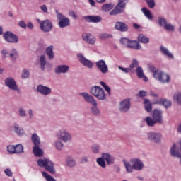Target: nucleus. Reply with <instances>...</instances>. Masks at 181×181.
<instances>
[{
  "instance_id": "57",
  "label": "nucleus",
  "mask_w": 181,
  "mask_h": 181,
  "mask_svg": "<svg viewBox=\"0 0 181 181\" xmlns=\"http://www.w3.org/2000/svg\"><path fill=\"white\" fill-rule=\"evenodd\" d=\"M139 96L142 98L144 97H146V91L141 90L139 92Z\"/></svg>"
},
{
  "instance_id": "2",
  "label": "nucleus",
  "mask_w": 181,
  "mask_h": 181,
  "mask_svg": "<svg viewBox=\"0 0 181 181\" xmlns=\"http://www.w3.org/2000/svg\"><path fill=\"white\" fill-rule=\"evenodd\" d=\"M79 95L81 97H83L84 101L86 103H89V104H91L93 107H90V112L93 114V115H95V117H98L100 115L101 112L100 111V109L98 107L97 100L94 99V97L93 95L88 94V93L83 92L80 93Z\"/></svg>"
},
{
  "instance_id": "18",
  "label": "nucleus",
  "mask_w": 181,
  "mask_h": 181,
  "mask_svg": "<svg viewBox=\"0 0 181 181\" xmlns=\"http://www.w3.org/2000/svg\"><path fill=\"white\" fill-rule=\"evenodd\" d=\"M1 54L3 57H11L13 60H16V57H18V51L16 49H13L9 53L6 49H3Z\"/></svg>"
},
{
  "instance_id": "13",
  "label": "nucleus",
  "mask_w": 181,
  "mask_h": 181,
  "mask_svg": "<svg viewBox=\"0 0 181 181\" xmlns=\"http://www.w3.org/2000/svg\"><path fill=\"white\" fill-rule=\"evenodd\" d=\"M77 58L80 63L82 64V66H84V67H87L88 69H91L94 66V63L91 62L90 60L88 59L83 55V54H78Z\"/></svg>"
},
{
  "instance_id": "59",
  "label": "nucleus",
  "mask_w": 181,
  "mask_h": 181,
  "mask_svg": "<svg viewBox=\"0 0 181 181\" xmlns=\"http://www.w3.org/2000/svg\"><path fill=\"white\" fill-rule=\"evenodd\" d=\"M18 25L21 28H23V29H26V23H25V21H21Z\"/></svg>"
},
{
  "instance_id": "60",
  "label": "nucleus",
  "mask_w": 181,
  "mask_h": 181,
  "mask_svg": "<svg viewBox=\"0 0 181 181\" xmlns=\"http://www.w3.org/2000/svg\"><path fill=\"white\" fill-rule=\"evenodd\" d=\"M69 13L74 19H77V15H76V13H74V11H69Z\"/></svg>"
},
{
  "instance_id": "42",
  "label": "nucleus",
  "mask_w": 181,
  "mask_h": 181,
  "mask_svg": "<svg viewBox=\"0 0 181 181\" xmlns=\"http://www.w3.org/2000/svg\"><path fill=\"white\" fill-rule=\"evenodd\" d=\"M136 74L137 75V77L139 78H144V69H142V67L137 66L136 69Z\"/></svg>"
},
{
  "instance_id": "46",
  "label": "nucleus",
  "mask_w": 181,
  "mask_h": 181,
  "mask_svg": "<svg viewBox=\"0 0 181 181\" xmlns=\"http://www.w3.org/2000/svg\"><path fill=\"white\" fill-rule=\"evenodd\" d=\"M152 118L154 119L157 122H159V110L155 109L153 111Z\"/></svg>"
},
{
  "instance_id": "44",
  "label": "nucleus",
  "mask_w": 181,
  "mask_h": 181,
  "mask_svg": "<svg viewBox=\"0 0 181 181\" xmlns=\"http://www.w3.org/2000/svg\"><path fill=\"white\" fill-rule=\"evenodd\" d=\"M42 175L43 176V177H45L47 181H56V179H54V177H52V175H49V174H47V173H46L45 171H43L42 173Z\"/></svg>"
},
{
  "instance_id": "6",
  "label": "nucleus",
  "mask_w": 181,
  "mask_h": 181,
  "mask_svg": "<svg viewBox=\"0 0 181 181\" xmlns=\"http://www.w3.org/2000/svg\"><path fill=\"white\" fill-rule=\"evenodd\" d=\"M56 136L57 139L65 143L70 142V141H71V134L64 129H62L57 132Z\"/></svg>"
},
{
  "instance_id": "43",
  "label": "nucleus",
  "mask_w": 181,
  "mask_h": 181,
  "mask_svg": "<svg viewBox=\"0 0 181 181\" xmlns=\"http://www.w3.org/2000/svg\"><path fill=\"white\" fill-rule=\"evenodd\" d=\"M15 153H23V146L22 144H17L15 146Z\"/></svg>"
},
{
  "instance_id": "11",
  "label": "nucleus",
  "mask_w": 181,
  "mask_h": 181,
  "mask_svg": "<svg viewBox=\"0 0 181 181\" xmlns=\"http://www.w3.org/2000/svg\"><path fill=\"white\" fill-rule=\"evenodd\" d=\"M40 28L42 32L47 33L52 32L53 29V23L50 20H45L40 23Z\"/></svg>"
},
{
  "instance_id": "63",
  "label": "nucleus",
  "mask_w": 181,
  "mask_h": 181,
  "mask_svg": "<svg viewBox=\"0 0 181 181\" xmlns=\"http://www.w3.org/2000/svg\"><path fill=\"white\" fill-rule=\"evenodd\" d=\"M104 88L108 93V95H111V88L106 85Z\"/></svg>"
},
{
  "instance_id": "24",
  "label": "nucleus",
  "mask_w": 181,
  "mask_h": 181,
  "mask_svg": "<svg viewBox=\"0 0 181 181\" xmlns=\"http://www.w3.org/2000/svg\"><path fill=\"white\" fill-rule=\"evenodd\" d=\"M102 156H103V158L105 159L107 165H114L115 162V158H114V157L110 153H102Z\"/></svg>"
},
{
  "instance_id": "4",
  "label": "nucleus",
  "mask_w": 181,
  "mask_h": 181,
  "mask_svg": "<svg viewBox=\"0 0 181 181\" xmlns=\"http://www.w3.org/2000/svg\"><path fill=\"white\" fill-rule=\"evenodd\" d=\"M90 93L93 97H96L98 100H100V101H105V100H107L105 90L100 86H93L90 88Z\"/></svg>"
},
{
  "instance_id": "53",
  "label": "nucleus",
  "mask_w": 181,
  "mask_h": 181,
  "mask_svg": "<svg viewBox=\"0 0 181 181\" xmlns=\"http://www.w3.org/2000/svg\"><path fill=\"white\" fill-rule=\"evenodd\" d=\"M4 173L6 176H8V177H12V176H13V173H12V170L9 168L4 170Z\"/></svg>"
},
{
  "instance_id": "1",
  "label": "nucleus",
  "mask_w": 181,
  "mask_h": 181,
  "mask_svg": "<svg viewBox=\"0 0 181 181\" xmlns=\"http://www.w3.org/2000/svg\"><path fill=\"white\" fill-rule=\"evenodd\" d=\"M127 173H132L133 170H142L144 163L139 158H132L130 163L126 160H122Z\"/></svg>"
},
{
  "instance_id": "26",
  "label": "nucleus",
  "mask_w": 181,
  "mask_h": 181,
  "mask_svg": "<svg viewBox=\"0 0 181 181\" xmlns=\"http://www.w3.org/2000/svg\"><path fill=\"white\" fill-rule=\"evenodd\" d=\"M33 153L37 158H42L43 156V150L41 149L40 146H34L33 147Z\"/></svg>"
},
{
  "instance_id": "51",
  "label": "nucleus",
  "mask_w": 181,
  "mask_h": 181,
  "mask_svg": "<svg viewBox=\"0 0 181 181\" xmlns=\"http://www.w3.org/2000/svg\"><path fill=\"white\" fill-rule=\"evenodd\" d=\"M130 40H131L128 38H122L120 39V43L124 46H125L126 47H128Z\"/></svg>"
},
{
  "instance_id": "52",
  "label": "nucleus",
  "mask_w": 181,
  "mask_h": 181,
  "mask_svg": "<svg viewBox=\"0 0 181 181\" xmlns=\"http://www.w3.org/2000/svg\"><path fill=\"white\" fill-rule=\"evenodd\" d=\"M7 151L11 153V155H13L15 153V146L13 145H10L7 146Z\"/></svg>"
},
{
  "instance_id": "21",
  "label": "nucleus",
  "mask_w": 181,
  "mask_h": 181,
  "mask_svg": "<svg viewBox=\"0 0 181 181\" xmlns=\"http://www.w3.org/2000/svg\"><path fill=\"white\" fill-rule=\"evenodd\" d=\"M115 29L120 32H128V25L124 22L118 21L115 25Z\"/></svg>"
},
{
  "instance_id": "22",
  "label": "nucleus",
  "mask_w": 181,
  "mask_h": 181,
  "mask_svg": "<svg viewBox=\"0 0 181 181\" xmlns=\"http://www.w3.org/2000/svg\"><path fill=\"white\" fill-rule=\"evenodd\" d=\"M83 18L86 22H93V23H98L103 20L100 16H86Z\"/></svg>"
},
{
  "instance_id": "20",
  "label": "nucleus",
  "mask_w": 181,
  "mask_h": 181,
  "mask_svg": "<svg viewBox=\"0 0 181 181\" xmlns=\"http://www.w3.org/2000/svg\"><path fill=\"white\" fill-rule=\"evenodd\" d=\"M170 153L171 156H173L174 158H177L178 159H181V153L180 152H179V150H177V146L175 143L170 148Z\"/></svg>"
},
{
  "instance_id": "28",
  "label": "nucleus",
  "mask_w": 181,
  "mask_h": 181,
  "mask_svg": "<svg viewBox=\"0 0 181 181\" xmlns=\"http://www.w3.org/2000/svg\"><path fill=\"white\" fill-rule=\"evenodd\" d=\"M159 80L161 83H169L170 81V76L168 74L160 71Z\"/></svg>"
},
{
  "instance_id": "14",
  "label": "nucleus",
  "mask_w": 181,
  "mask_h": 181,
  "mask_svg": "<svg viewBox=\"0 0 181 181\" xmlns=\"http://www.w3.org/2000/svg\"><path fill=\"white\" fill-rule=\"evenodd\" d=\"M4 83L6 87H8V88L11 90H13L14 91H19V88H18V85H16V82L13 78H6L4 81Z\"/></svg>"
},
{
  "instance_id": "10",
  "label": "nucleus",
  "mask_w": 181,
  "mask_h": 181,
  "mask_svg": "<svg viewBox=\"0 0 181 181\" xmlns=\"http://www.w3.org/2000/svg\"><path fill=\"white\" fill-rule=\"evenodd\" d=\"M119 110L120 112H123L124 114L128 112L129 110H131V100L129 98H126L122 100L119 103Z\"/></svg>"
},
{
  "instance_id": "40",
  "label": "nucleus",
  "mask_w": 181,
  "mask_h": 181,
  "mask_svg": "<svg viewBox=\"0 0 181 181\" xmlns=\"http://www.w3.org/2000/svg\"><path fill=\"white\" fill-rule=\"evenodd\" d=\"M139 42H141V43H149V38H148L146 36L144 35V34H140L138 37Z\"/></svg>"
},
{
  "instance_id": "7",
  "label": "nucleus",
  "mask_w": 181,
  "mask_h": 181,
  "mask_svg": "<svg viewBox=\"0 0 181 181\" xmlns=\"http://www.w3.org/2000/svg\"><path fill=\"white\" fill-rule=\"evenodd\" d=\"M57 13V18L58 19V26L59 28H67V26H70V19L64 16L62 13L59 12V11H55Z\"/></svg>"
},
{
  "instance_id": "39",
  "label": "nucleus",
  "mask_w": 181,
  "mask_h": 181,
  "mask_svg": "<svg viewBox=\"0 0 181 181\" xmlns=\"http://www.w3.org/2000/svg\"><path fill=\"white\" fill-rule=\"evenodd\" d=\"M113 8L114 4H107L102 6V11H103V12H110V11L112 10Z\"/></svg>"
},
{
  "instance_id": "33",
  "label": "nucleus",
  "mask_w": 181,
  "mask_h": 181,
  "mask_svg": "<svg viewBox=\"0 0 181 181\" xmlns=\"http://www.w3.org/2000/svg\"><path fill=\"white\" fill-rule=\"evenodd\" d=\"M45 53L47 56H48V59H49V60H53V59H54V52H53V45L47 47Z\"/></svg>"
},
{
  "instance_id": "12",
  "label": "nucleus",
  "mask_w": 181,
  "mask_h": 181,
  "mask_svg": "<svg viewBox=\"0 0 181 181\" xmlns=\"http://www.w3.org/2000/svg\"><path fill=\"white\" fill-rule=\"evenodd\" d=\"M95 66L102 74H107V73H108V65H107L105 60L100 59L97 61L95 62Z\"/></svg>"
},
{
  "instance_id": "37",
  "label": "nucleus",
  "mask_w": 181,
  "mask_h": 181,
  "mask_svg": "<svg viewBox=\"0 0 181 181\" xmlns=\"http://www.w3.org/2000/svg\"><path fill=\"white\" fill-rule=\"evenodd\" d=\"M145 110L147 112H151L152 111V103L148 99H144V101Z\"/></svg>"
},
{
  "instance_id": "35",
  "label": "nucleus",
  "mask_w": 181,
  "mask_h": 181,
  "mask_svg": "<svg viewBox=\"0 0 181 181\" xmlns=\"http://www.w3.org/2000/svg\"><path fill=\"white\" fill-rule=\"evenodd\" d=\"M139 66V62L136 59H133L132 63L129 66V70L132 73H135V67H138Z\"/></svg>"
},
{
  "instance_id": "25",
  "label": "nucleus",
  "mask_w": 181,
  "mask_h": 181,
  "mask_svg": "<svg viewBox=\"0 0 181 181\" xmlns=\"http://www.w3.org/2000/svg\"><path fill=\"white\" fill-rule=\"evenodd\" d=\"M127 47L129 49H134V50H141V49H142V47L136 40H130Z\"/></svg>"
},
{
  "instance_id": "55",
  "label": "nucleus",
  "mask_w": 181,
  "mask_h": 181,
  "mask_svg": "<svg viewBox=\"0 0 181 181\" xmlns=\"http://www.w3.org/2000/svg\"><path fill=\"white\" fill-rule=\"evenodd\" d=\"M108 37H112V36L108 33L100 34V39H108Z\"/></svg>"
},
{
  "instance_id": "31",
  "label": "nucleus",
  "mask_w": 181,
  "mask_h": 181,
  "mask_svg": "<svg viewBox=\"0 0 181 181\" xmlns=\"http://www.w3.org/2000/svg\"><path fill=\"white\" fill-rule=\"evenodd\" d=\"M148 69L151 73H153V76L156 80H159V71L155 68L153 65L149 64Z\"/></svg>"
},
{
  "instance_id": "16",
  "label": "nucleus",
  "mask_w": 181,
  "mask_h": 181,
  "mask_svg": "<svg viewBox=\"0 0 181 181\" xmlns=\"http://www.w3.org/2000/svg\"><path fill=\"white\" fill-rule=\"evenodd\" d=\"M37 91L42 94V95H50L52 94V88L43 85H38L37 86Z\"/></svg>"
},
{
  "instance_id": "48",
  "label": "nucleus",
  "mask_w": 181,
  "mask_h": 181,
  "mask_svg": "<svg viewBox=\"0 0 181 181\" xmlns=\"http://www.w3.org/2000/svg\"><path fill=\"white\" fill-rule=\"evenodd\" d=\"M18 115L19 117H21V118H25V117L28 116V114H26V110L22 107L18 108Z\"/></svg>"
},
{
  "instance_id": "27",
  "label": "nucleus",
  "mask_w": 181,
  "mask_h": 181,
  "mask_svg": "<svg viewBox=\"0 0 181 181\" xmlns=\"http://www.w3.org/2000/svg\"><path fill=\"white\" fill-rule=\"evenodd\" d=\"M13 131L18 136H23L25 135V130H23V128L19 127V124L17 123L14 124Z\"/></svg>"
},
{
  "instance_id": "45",
  "label": "nucleus",
  "mask_w": 181,
  "mask_h": 181,
  "mask_svg": "<svg viewBox=\"0 0 181 181\" xmlns=\"http://www.w3.org/2000/svg\"><path fill=\"white\" fill-rule=\"evenodd\" d=\"M91 151L93 153H95V155L100 153V147L98 144H95L91 146Z\"/></svg>"
},
{
  "instance_id": "17",
  "label": "nucleus",
  "mask_w": 181,
  "mask_h": 181,
  "mask_svg": "<svg viewBox=\"0 0 181 181\" xmlns=\"http://www.w3.org/2000/svg\"><path fill=\"white\" fill-rule=\"evenodd\" d=\"M147 139L154 144L159 142V133L155 132H150L147 133Z\"/></svg>"
},
{
  "instance_id": "8",
  "label": "nucleus",
  "mask_w": 181,
  "mask_h": 181,
  "mask_svg": "<svg viewBox=\"0 0 181 181\" xmlns=\"http://www.w3.org/2000/svg\"><path fill=\"white\" fill-rule=\"evenodd\" d=\"M3 37L8 43L16 44L19 42V37L11 31H6L3 34Z\"/></svg>"
},
{
  "instance_id": "19",
  "label": "nucleus",
  "mask_w": 181,
  "mask_h": 181,
  "mask_svg": "<svg viewBox=\"0 0 181 181\" xmlns=\"http://www.w3.org/2000/svg\"><path fill=\"white\" fill-rule=\"evenodd\" d=\"M82 39L89 45H94V43H95V37L90 33H83L82 35Z\"/></svg>"
},
{
  "instance_id": "36",
  "label": "nucleus",
  "mask_w": 181,
  "mask_h": 181,
  "mask_svg": "<svg viewBox=\"0 0 181 181\" xmlns=\"http://www.w3.org/2000/svg\"><path fill=\"white\" fill-rule=\"evenodd\" d=\"M141 11L144 13V15L147 18V19H149V21H152V13H151V10L146 8V7H144L141 8Z\"/></svg>"
},
{
  "instance_id": "15",
  "label": "nucleus",
  "mask_w": 181,
  "mask_h": 181,
  "mask_svg": "<svg viewBox=\"0 0 181 181\" xmlns=\"http://www.w3.org/2000/svg\"><path fill=\"white\" fill-rule=\"evenodd\" d=\"M69 70H70V66L66 64L58 65L54 69L55 74H66L69 73Z\"/></svg>"
},
{
  "instance_id": "3",
  "label": "nucleus",
  "mask_w": 181,
  "mask_h": 181,
  "mask_svg": "<svg viewBox=\"0 0 181 181\" xmlns=\"http://www.w3.org/2000/svg\"><path fill=\"white\" fill-rule=\"evenodd\" d=\"M37 163L40 168H45L47 172H49L52 175H56L54 164L52 160L46 158H41L37 160Z\"/></svg>"
},
{
  "instance_id": "62",
  "label": "nucleus",
  "mask_w": 181,
  "mask_h": 181,
  "mask_svg": "<svg viewBox=\"0 0 181 181\" xmlns=\"http://www.w3.org/2000/svg\"><path fill=\"white\" fill-rule=\"evenodd\" d=\"M40 9L41 11H42V12L47 13V6H46L45 4H43L42 6H41Z\"/></svg>"
},
{
  "instance_id": "56",
  "label": "nucleus",
  "mask_w": 181,
  "mask_h": 181,
  "mask_svg": "<svg viewBox=\"0 0 181 181\" xmlns=\"http://www.w3.org/2000/svg\"><path fill=\"white\" fill-rule=\"evenodd\" d=\"M118 69L123 71V73H129V68H124L121 66H118Z\"/></svg>"
},
{
  "instance_id": "30",
  "label": "nucleus",
  "mask_w": 181,
  "mask_h": 181,
  "mask_svg": "<svg viewBox=\"0 0 181 181\" xmlns=\"http://www.w3.org/2000/svg\"><path fill=\"white\" fill-rule=\"evenodd\" d=\"M66 166H68L69 168H74V166H76V160L71 156H66Z\"/></svg>"
},
{
  "instance_id": "41",
  "label": "nucleus",
  "mask_w": 181,
  "mask_h": 181,
  "mask_svg": "<svg viewBox=\"0 0 181 181\" xmlns=\"http://www.w3.org/2000/svg\"><path fill=\"white\" fill-rule=\"evenodd\" d=\"M159 103L161 105H163V107H165V108H169V107L172 105V102L166 99H160Z\"/></svg>"
},
{
  "instance_id": "50",
  "label": "nucleus",
  "mask_w": 181,
  "mask_h": 181,
  "mask_svg": "<svg viewBox=\"0 0 181 181\" xmlns=\"http://www.w3.org/2000/svg\"><path fill=\"white\" fill-rule=\"evenodd\" d=\"M146 2L150 9H153L156 5L155 0H146Z\"/></svg>"
},
{
  "instance_id": "29",
  "label": "nucleus",
  "mask_w": 181,
  "mask_h": 181,
  "mask_svg": "<svg viewBox=\"0 0 181 181\" xmlns=\"http://www.w3.org/2000/svg\"><path fill=\"white\" fill-rule=\"evenodd\" d=\"M31 141L34 145V146H40L41 143H40V137L37 135V134L34 133L31 136Z\"/></svg>"
},
{
  "instance_id": "47",
  "label": "nucleus",
  "mask_w": 181,
  "mask_h": 181,
  "mask_svg": "<svg viewBox=\"0 0 181 181\" xmlns=\"http://www.w3.org/2000/svg\"><path fill=\"white\" fill-rule=\"evenodd\" d=\"M174 101H176L178 104H181V92L176 93L173 95Z\"/></svg>"
},
{
  "instance_id": "64",
  "label": "nucleus",
  "mask_w": 181,
  "mask_h": 181,
  "mask_svg": "<svg viewBox=\"0 0 181 181\" xmlns=\"http://www.w3.org/2000/svg\"><path fill=\"white\" fill-rule=\"evenodd\" d=\"M81 163H87V162H88V158L87 157H83L81 158Z\"/></svg>"
},
{
  "instance_id": "23",
  "label": "nucleus",
  "mask_w": 181,
  "mask_h": 181,
  "mask_svg": "<svg viewBox=\"0 0 181 181\" xmlns=\"http://www.w3.org/2000/svg\"><path fill=\"white\" fill-rule=\"evenodd\" d=\"M160 50L163 56H165L166 57H168V59H170L171 60H173V59H175V56H173V54H172V52H170V51H169L168 48L165 46L161 45L160 47Z\"/></svg>"
},
{
  "instance_id": "32",
  "label": "nucleus",
  "mask_w": 181,
  "mask_h": 181,
  "mask_svg": "<svg viewBox=\"0 0 181 181\" xmlns=\"http://www.w3.org/2000/svg\"><path fill=\"white\" fill-rule=\"evenodd\" d=\"M144 121L146 122V125L148 127H155V124H157L158 122H156L154 118L151 117V116H147L146 118H144Z\"/></svg>"
},
{
  "instance_id": "38",
  "label": "nucleus",
  "mask_w": 181,
  "mask_h": 181,
  "mask_svg": "<svg viewBox=\"0 0 181 181\" xmlns=\"http://www.w3.org/2000/svg\"><path fill=\"white\" fill-rule=\"evenodd\" d=\"M96 163L100 168H107V163H105V160L104 157L102 156L100 158H98L96 159Z\"/></svg>"
},
{
  "instance_id": "58",
  "label": "nucleus",
  "mask_w": 181,
  "mask_h": 181,
  "mask_svg": "<svg viewBox=\"0 0 181 181\" xmlns=\"http://www.w3.org/2000/svg\"><path fill=\"white\" fill-rule=\"evenodd\" d=\"M28 113L30 119H33V117H35V115H33V110H32V109H29L28 110Z\"/></svg>"
},
{
  "instance_id": "61",
  "label": "nucleus",
  "mask_w": 181,
  "mask_h": 181,
  "mask_svg": "<svg viewBox=\"0 0 181 181\" xmlns=\"http://www.w3.org/2000/svg\"><path fill=\"white\" fill-rule=\"evenodd\" d=\"M113 168L116 173H119L121 172V168H119V166H118L117 165H115Z\"/></svg>"
},
{
  "instance_id": "49",
  "label": "nucleus",
  "mask_w": 181,
  "mask_h": 181,
  "mask_svg": "<svg viewBox=\"0 0 181 181\" xmlns=\"http://www.w3.org/2000/svg\"><path fill=\"white\" fill-rule=\"evenodd\" d=\"M54 145L56 149H57L58 151H62V149L63 148V142L60 141V140L55 141Z\"/></svg>"
},
{
  "instance_id": "34",
  "label": "nucleus",
  "mask_w": 181,
  "mask_h": 181,
  "mask_svg": "<svg viewBox=\"0 0 181 181\" xmlns=\"http://www.w3.org/2000/svg\"><path fill=\"white\" fill-rule=\"evenodd\" d=\"M40 69L42 71H45L46 69V56L45 54H42L40 57Z\"/></svg>"
},
{
  "instance_id": "9",
  "label": "nucleus",
  "mask_w": 181,
  "mask_h": 181,
  "mask_svg": "<svg viewBox=\"0 0 181 181\" xmlns=\"http://www.w3.org/2000/svg\"><path fill=\"white\" fill-rule=\"evenodd\" d=\"M159 25L167 32H174L175 25L170 23H168V21L164 18L160 17L159 18Z\"/></svg>"
},
{
  "instance_id": "54",
  "label": "nucleus",
  "mask_w": 181,
  "mask_h": 181,
  "mask_svg": "<svg viewBox=\"0 0 181 181\" xmlns=\"http://www.w3.org/2000/svg\"><path fill=\"white\" fill-rule=\"evenodd\" d=\"M30 73L29 71L24 69L22 74V78H29Z\"/></svg>"
},
{
  "instance_id": "5",
  "label": "nucleus",
  "mask_w": 181,
  "mask_h": 181,
  "mask_svg": "<svg viewBox=\"0 0 181 181\" xmlns=\"http://www.w3.org/2000/svg\"><path fill=\"white\" fill-rule=\"evenodd\" d=\"M128 4V0H118V3L116 5L115 9L112 10L110 12V16L119 15V13H122L124 12V9L125 6Z\"/></svg>"
}]
</instances>
